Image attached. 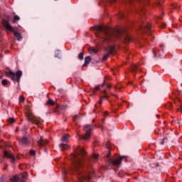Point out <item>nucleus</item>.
I'll return each mask as SVG.
<instances>
[{"mask_svg": "<svg viewBox=\"0 0 182 182\" xmlns=\"http://www.w3.org/2000/svg\"><path fill=\"white\" fill-rule=\"evenodd\" d=\"M95 109H97V105H95Z\"/></svg>", "mask_w": 182, "mask_h": 182, "instance_id": "nucleus-53", "label": "nucleus"}, {"mask_svg": "<svg viewBox=\"0 0 182 182\" xmlns=\"http://www.w3.org/2000/svg\"><path fill=\"white\" fill-rule=\"evenodd\" d=\"M29 153L31 156H36V152L33 149L30 150Z\"/></svg>", "mask_w": 182, "mask_h": 182, "instance_id": "nucleus-33", "label": "nucleus"}, {"mask_svg": "<svg viewBox=\"0 0 182 182\" xmlns=\"http://www.w3.org/2000/svg\"><path fill=\"white\" fill-rule=\"evenodd\" d=\"M132 38L129 36H126L124 37V42H125V43H129V42H132Z\"/></svg>", "mask_w": 182, "mask_h": 182, "instance_id": "nucleus-22", "label": "nucleus"}, {"mask_svg": "<svg viewBox=\"0 0 182 182\" xmlns=\"http://www.w3.org/2000/svg\"><path fill=\"white\" fill-rule=\"evenodd\" d=\"M97 127H99L100 129H102V130L104 129L103 126H102V125H98V126H97Z\"/></svg>", "mask_w": 182, "mask_h": 182, "instance_id": "nucleus-42", "label": "nucleus"}, {"mask_svg": "<svg viewBox=\"0 0 182 182\" xmlns=\"http://www.w3.org/2000/svg\"><path fill=\"white\" fill-rule=\"evenodd\" d=\"M92 62V58L90 56H87L85 58V63L82 65V68H86Z\"/></svg>", "mask_w": 182, "mask_h": 182, "instance_id": "nucleus-18", "label": "nucleus"}, {"mask_svg": "<svg viewBox=\"0 0 182 182\" xmlns=\"http://www.w3.org/2000/svg\"><path fill=\"white\" fill-rule=\"evenodd\" d=\"M157 117H159V115H156Z\"/></svg>", "mask_w": 182, "mask_h": 182, "instance_id": "nucleus-61", "label": "nucleus"}, {"mask_svg": "<svg viewBox=\"0 0 182 182\" xmlns=\"http://www.w3.org/2000/svg\"><path fill=\"white\" fill-rule=\"evenodd\" d=\"M89 52H90V53H94V55H96L97 53V50L96 49H95L94 48H92V47H90V48H89Z\"/></svg>", "mask_w": 182, "mask_h": 182, "instance_id": "nucleus-24", "label": "nucleus"}, {"mask_svg": "<svg viewBox=\"0 0 182 182\" xmlns=\"http://www.w3.org/2000/svg\"><path fill=\"white\" fill-rule=\"evenodd\" d=\"M96 29L97 31V33H96L97 38H100V33H104V38L106 41H112L113 42L116 39L122 38L126 32L124 28H117L113 31H110V28H105L102 26H97Z\"/></svg>", "mask_w": 182, "mask_h": 182, "instance_id": "nucleus-2", "label": "nucleus"}, {"mask_svg": "<svg viewBox=\"0 0 182 182\" xmlns=\"http://www.w3.org/2000/svg\"><path fill=\"white\" fill-rule=\"evenodd\" d=\"M178 112H180L181 113H182V105L180 104L179 108H178Z\"/></svg>", "mask_w": 182, "mask_h": 182, "instance_id": "nucleus-36", "label": "nucleus"}, {"mask_svg": "<svg viewBox=\"0 0 182 182\" xmlns=\"http://www.w3.org/2000/svg\"><path fill=\"white\" fill-rule=\"evenodd\" d=\"M76 117H78V116H77V115H75V116L73 117V120H75V119H76Z\"/></svg>", "mask_w": 182, "mask_h": 182, "instance_id": "nucleus-46", "label": "nucleus"}, {"mask_svg": "<svg viewBox=\"0 0 182 182\" xmlns=\"http://www.w3.org/2000/svg\"><path fill=\"white\" fill-rule=\"evenodd\" d=\"M102 122H105V119H102Z\"/></svg>", "mask_w": 182, "mask_h": 182, "instance_id": "nucleus-58", "label": "nucleus"}, {"mask_svg": "<svg viewBox=\"0 0 182 182\" xmlns=\"http://www.w3.org/2000/svg\"><path fill=\"white\" fill-rule=\"evenodd\" d=\"M114 88H115V89H119V88L117 87V86H114Z\"/></svg>", "mask_w": 182, "mask_h": 182, "instance_id": "nucleus-54", "label": "nucleus"}, {"mask_svg": "<svg viewBox=\"0 0 182 182\" xmlns=\"http://www.w3.org/2000/svg\"><path fill=\"white\" fill-rule=\"evenodd\" d=\"M141 71L140 67L136 64H133L131 66L130 72L133 73V75H137V72Z\"/></svg>", "mask_w": 182, "mask_h": 182, "instance_id": "nucleus-15", "label": "nucleus"}, {"mask_svg": "<svg viewBox=\"0 0 182 182\" xmlns=\"http://www.w3.org/2000/svg\"><path fill=\"white\" fill-rule=\"evenodd\" d=\"M102 93L104 95L100 97L99 105H102L103 103V99H106L107 100V99H109V96L107 94H106V93H107V90H104L102 91Z\"/></svg>", "mask_w": 182, "mask_h": 182, "instance_id": "nucleus-16", "label": "nucleus"}, {"mask_svg": "<svg viewBox=\"0 0 182 182\" xmlns=\"http://www.w3.org/2000/svg\"><path fill=\"white\" fill-rule=\"evenodd\" d=\"M58 92H63V90L60 89V90H58Z\"/></svg>", "mask_w": 182, "mask_h": 182, "instance_id": "nucleus-50", "label": "nucleus"}, {"mask_svg": "<svg viewBox=\"0 0 182 182\" xmlns=\"http://www.w3.org/2000/svg\"><path fill=\"white\" fill-rule=\"evenodd\" d=\"M123 160V156H120L118 159H109L108 160L109 164H110L112 166V164L113 166H116L117 167H120V165L122 164V161Z\"/></svg>", "mask_w": 182, "mask_h": 182, "instance_id": "nucleus-9", "label": "nucleus"}, {"mask_svg": "<svg viewBox=\"0 0 182 182\" xmlns=\"http://www.w3.org/2000/svg\"><path fill=\"white\" fill-rule=\"evenodd\" d=\"M78 156H82L85 157L86 156V151L82 148L79 149V146L77 149V154H73V157L74 159V168H73V171H75L78 176V180L80 181H83V180H90L92 178V176L89 173H86L85 171L80 169L82 167V161L78 158Z\"/></svg>", "mask_w": 182, "mask_h": 182, "instance_id": "nucleus-1", "label": "nucleus"}, {"mask_svg": "<svg viewBox=\"0 0 182 182\" xmlns=\"http://www.w3.org/2000/svg\"><path fill=\"white\" fill-rule=\"evenodd\" d=\"M104 114H105V116H107L109 114V113L107 112V111H105Z\"/></svg>", "mask_w": 182, "mask_h": 182, "instance_id": "nucleus-44", "label": "nucleus"}, {"mask_svg": "<svg viewBox=\"0 0 182 182\" xmlns=\"http://www.w3.org/2000/svg\"><path fill=\"white\" fill-rule=\"evenodd\" d=\"M66 105H56V107L52 109L53 113H55V114H60V111L61 110H66Z\"/></svg>", "mask_w": 182, "mask_h": 182, "instance_id": "nucleus-10", "label": "nucleus"}, {"mask_svg": "<svg viewBox=\"0 0 182 182\" xmlns=\"http://www.w3.org/2000/svg\"><path fill=\"white\" fill-rule=\"evenodd\" d=\"M168 141V139H167V137L164 136V138L162 139L161 141V144H164L165 143H167Z\"/></svg>", "mask_w": 182, "mask_h": 182, "instance_id": "nucleus-26", "label": "nucleus"}, {"mask_svg": "<svg viewBox=\"0 0 182 182\" xmlns=\"http://www.w3.org/2000/svg\"><path fill=\"white\" fill-rule=\"evenodd\" d=\"M129 84L133 85V83L132 82H129Z\"/></svg>", "mask_w": 182, "mask_h": 182, "instance_id": "nucleus-52", "label": "nucleus"}, {"mask_svg": "<svg viewBox=\"0 0 182 182\" xmlns=\"http://www.w3.org/2000/svg\"><path fill=\"white\" fill-rule=\"evenodd\" d=\"M6 75L13 80V82H17L19 83L21 82V77H22V71L18 70L16 73L12 72V70L9 71L6 73Z\"/></svg>", "mask_w": 182, "mask_h": 182, "instance_id": "nucleus-3", "label": "nucleus"}, {"mask_svg": "<svg viewBox=\"0 0 182 182\" xmlns=\"http://www.w3.org/2000/svg\"><path fill=\"white\" fill-rule=\"evenodd\" d=\"M5 157L10 159L11 164H15L16 159H15V156H14V154L8 152L7 151H4V158Z\"/></svg>", "mask_w": 182, "mask_h": 182, "instance_id": "nucleus-12", "label": "nucleus"}, {"mask_svg": "<svg viewBox=\"0 0 182 182\" xmlns=\"http://www.w3.org/2000/svg\"><path fill=\"white\" fill-rule=\"evenodd\" d=\"M26 116L28 122H31V123H33L34 124H41V123L43 122V120L42 119L33 116V114H32V112H31L30 111L26 112Z\"/></svg>", "mask_w": 182, "mask_h": 182, "instance_id": "nucleus-5", "label": "nucleus"}, {"mask_svg": "<svg viewBox=\"0 0 182 182\" xmlns=\"http://www.w3.org/2000/svg\"><path fill=\"white\" fill-rule=\"evenodd\" d=\"M2 162H3L2 159H0V164H2Z\"/></svg>", "mask_w": 182, "mask_h": 182, "instance_id": "nucleus-49", "label": "nucleus"}, {"mask_svg": "<svg viewBox=\"0 0 182 182\" xmlns=\"http://www.w3.org/2000/svg\"><path fill=\"white\" fill-rule=\"evenodd\" d=\"M67 174H68V171L64 170V171H63V176L64 178H65V176H66Z\"/></svg>", "mask_w": 182, "mask_h": 182, "instance_id": "nucleus-38", "label": "nucleus"}, {"mask_svg": "<svg viewBox=\"0 0 182 182\" xmlns=\"http://www.w3.org/2000/svg\"><path fill=\"white\" fill-rule=\"evenodd\" d=\"M107 89H112V86L109 84H106Z\"/></svg>", "mask_w": 182, "mask_h": 182, "instance_id": "nucleus-41", "label": "nucleus"}, {"mask_svg": "<svg viewBox=\"0 0 182 182\" xmlns=\"http://www.w3.org/2000/svg\"><path fill=\"white\" fill-rule=\"evenodd\" d=\"M26 130H28V128L26 127H23L22 129L23 134H26Z\"/></svg>", "mask_w": 182, "mask_h": 182, "instance_id": "nucleus-34", "label": "nucleus"}, {"mask_svg": "<svg viewBox=\"0 0 182 182\" xmlns=\"http://www.w3.org/2000/svg\"><path fill=\"white\" fill-rule=\"evenodd\" d=\"M9 122L11 124H12V123H15V118H9Z\"/></svg>", "mask_w": 182, "mask_h": 182, "instance_id": "nucleus-35", "label": "nucleus"}, {"mask_svg": "<svg viewBox=\"0 0 182 182\" xmlns=\"http://www.w3.org/2000/svg\"><path fill=\"white\" fill-rule=\"evenodd\" d=\"M164 48V45L161 44L160 46V50L159 49H154L153 50V54H154V58H156V55H158V56H163V55L164 54V49L163 48Z\"/></svg>", "mask_w": 182, "mask_h": 182, "instance_id": "nucleus-11", "label": "nucleus"}, {"mask_svg": "<svg viewBox=\"0 0 182 182\" xmlns=\"http://www.w3.org/2000/svg\"><path fill=\"white\" fill-rule=\"evenodd\" d=\"M141 49H143V46H141Z\"/></svg>", "mask_w": 182, "mask_h": 182, "instance_id": "nucleus-55", "label": "nucleus"}, {"mask_svg": "<svg viewBox=\"0 0 182 182\" xmlns=\"http://www.w3.org/2000/svg\"><path fill=\"white\" fill-rule=\"evenodd\" d=\"M97 157H99L98 154H94V159H97Z\"/></svg>", "mask_w": 182, "mask_h": 182, "instance_id": "nucleus-43", "label": "nucleus"}, {"mask_svg": "<svg viewBox=\"0 0 182 182\" xmlns=\"http://www.w3.org/2000/svg\"><path fill=\"white\" fill-rule=\"evenodd\" d=\"M20 20H21V18L19 17V16H14L13 19V23H16V22Z\"/></svg>", "mask_w": 182, "mask_h": 182, "instance_id": "nucleus-25", "label": "nucleus"}, {"mask_svg": "<svg viewBox=\"0 0 182 182\" xmlns=\"http://www.w3.org/2000/svg\"><path fill=\"white\" fill-rule=\"evenodd\" d=\"M70 138V135L68 134H65L62 138H61V141L63 143H68V139Z\"/></svg>", "mask_w": 182, "mask_h": 182, "instance_id": "nucleus-19", "label": "nucleus"}, {"mask_svg": "<svg viewBox=\"0 0 182 182\" xmlns=\"http://www.w3.org/2000/svg\"><path fill=\"white\" fill-rule=\"evenodd\" d=\"M1 85H3V86H6L7 85H8V80H2V81H1Z\"/></svg>", "mask_w": 182, "mask_h": 182, "instance_id": "nucleus-30", "label": "nucleus"}, {"mask_svg": "<svg viewBox=\"0 0 182 182\" xmlns=\"http://www.w3.org/2000/svg\"><path fill=\"white\" fill-rule=\"evenodd\" d=\"M18 141L22 146H28V144L31 143V140H29V138H28V136H23L21 138H18Z\"/></svg>", "mask_w": 182, "mask_h": 182, "instance_id": "nucleus-13", "label": "nucleus"}, {"mask_svg": "<svg viewBox=\"0 0 182 182\" xmlns=\"http://www.w3.org/2000/svg\"><path fill=\"white\" fill-rule=\"evenodd\" d=\"M156 167H160V164L159 163L156 164Z\"/></svg>", "mask_w": 182, "mask_h": 182, "instance_id": "nucleus-45", "label": "nucleus"}, {"mask_svg": "<svg viewBox=\"0 0 182 182\" xmlns=\"http://www.w3.org/2000/svg\"><path fill=\"white\" fill-rule=\"evenodd\" d=\"M55 58H58V55H55Z\"/></svg>", "mask_w": 182, "mask_h": 182, "instance_id": "nucleus-57", "label": "nucleus"}, {"mask_svg": "<svg viewBox=\"0 0 182 182\" xmlns=\"http://www.w3.org/2000/svg\"><path fill=\"white\" fill-rule=\"evenodd\" d=\"M18 130H19V129H18V128H16V133L18 132Z\"/></svg>", "mask_w": 182, "mask_h": 182, "instance_id": "nucleus-51", "label": "nucleus"}, {"mask_svg": "<svg viewBox=\"0 0 182 182\" xmlns=\"http://www.w3.org/2000/svg\"><path fill=\"white\" fill-rule=\"evenodd\" d=\"M178 102H181L180 100H178Z\"/></svg>", "mask_w": 182, "mask_h": 182, "instance_id": "nucleus-60", "label": "nucleus"}, {"mask_svg": "<svg viewBox=\"0 0 182 182\" xmlns=\"http://www.w3.org/2000/svg\"><path fill=\"white\" fill-rule=\"evenodd\" d=\"M112 96H114L115 97H117V95H114V94H111Z\"/></svg>", "mask_w": 182, "mask_h": 182, "instance_id": "nucleus-47", "label": "nucleus"}, {"mask_svg": "<svg viewBox=\"0 0 182 182\" xmlns=\"http://www.w3.org/2000/svg\"><path fill=\"white\" fill-rule=\"evenodd\" d=\"M0 149H2V146H1V145H0Z\"/></svg>", "mask_w": 182, "mask_h": 182, "instance_id": "nucleus-59", "label": "nucleus"}, {"mask_svg": "<svg viewBox=\"0 0 182 182\" xmlns=\"http://www.w3.org/2000/svg\"><path fill=\"white\" fill-rule=\"evenodd\" d=\"M83 56H84L83 53L82 52L80 53L78 55V59H80V60H83Z\"/></svg>", "mask_w": 182, "mask_h": 182, "instance_id": "nucleus-29", "label": "nucleus"}, {"mask_svg": "<svg viewBox=\"0 0 182 182\" xmlns=\"http://www.w3.org/2000/svg\"><path fill=\"white\" fill-rule=\"evenodd\" d=\"M19 100H20V102H25V97L21 96V97H19Z\"/></svg>", "mask_w": 182, "mask_h": 182, "instance_id": "nucleus-37", "label": "nucleus"}, {"mask_svg": "<svg viewBox=\"0 0 182 182\" xmlns=\"http://www.w3.org/2000/svg\"><path fill=\"white\" fill-rule=\"evenodd\" d=\"M46 105L53 106L55 105V102H53V100H48V101L46 102Z\"/></svg>", "mask_w": 182, "mask_h": 182, "instance_id": "nucleus-27", "label": "nucleus"}, {"mask_svg": "<svg viewBox=\"0 0 182 182\" xmlns=\"http://www.w3.org/2000/svg\"><path fill=\"white\" fill-rule=\"evenodd\" d=\"M0 182H8V178H6V176L2 175L0 178Z\"/></svg>", "mask_w": 182, "mask_h": 182, "instance_id": "nucleus-23", "label": "nucleus"}, {"mask_svg": "<svg viewBox=\"0 0 182 182\" xmlns=\"http://www.w3.org/2000/svg\"><path fill=\"white\" fill-rule=\"evenodd\" d=\"M14 36H16V38H17V41H22V36L21 35V33H19V32L14 31Z\"/></svg>", "mask_w": 182, "mask_h": 182, "instance_id": "nucleus-20", "label": "nucleus"}, {"mask_svg": "<svg viewBox=\"0 0 182 182\" xmlns=\"http://www.w3.org/2000/svg\"><path fill=\"white\" fill-rule=\"evenodd\" d=\"M167 108L171 110V109H173V104L171 102H168L167 104Z\"/></svg>", "mask_w": 182, "mask_h": 182, "instance_id": "nucleus-32", "label": "nucleus"}, {"mask_svg": "<svg viewBox=\"0 0 182 182\" xmlns=\"http://www.w3.org/2000/svg\"><path fill=\"white\" fill-rule=\"evenodd\" d=\"M84 130L85 132V134L82 136L84 140H88V139L90 138V133L92 132V125H86L84 127Z\"/></svg>", "mask_w": 182, "mask_h": 182, "instance_id": "nucleus-8", "label": "nucleus"}, {"mask_svg": "<svg viewBox=\"0 0 182 182\" xmlns=\"http://www.w3.org/2000/svg\"><path fill=\"white\" fill-rule=\"evenodd\" d=\"M100 89V85H97L94 89H93V95L96 93V90H99Z\"/></svg>", "mask_w": 182, "mask_h": 182, "instance_id": "nucleus-31", "label": "nucleus"}, {"mask_svg": "<svg viewBox=\"0 0 182 182\" xmlns=\"http://www.w3.org/2000/svg\"><path fill=\"white\" fill-rule=\"evenodd\" d=\"M37 143L40 147H43L46 144H48V143L49 142L48 141V140L43 139V136H41Z\"/></svg>", "mask_w": 182, "mask_h": 182, "instance_id": "nucleus-17", "label": "nucleus"}, {"mask_svg": "<svg viewBox=\"0 0 182 182\" xmlns=\"http://www.w3.org/2000/svg\"><path fill=\"white\" fill-rule=\"evenodd\" d=\"M105 50H106V52H108V53L105 54L102 57V60H104V61L107 60V59L109 58V55H114V52L116 50V46H111L108 48H105Z\"/></svg>", "mask_w": 182, "mask_h": 182, "instance_id": "nucleus-6", "label": "nucleus"}, {"mask_svg": "<svg viewBox=\"0 0 182 182\" xmlns=\"http://www.w3.org/2000/svg\"><path fill=\"white\" fill-rule=\"evenodd\" d=\"M92 123H95V119L92 120Z\"/></svg>", "mask_w": 182, "mask_h": 182, "instance_id": "nucleus-56", "label": "nucleus"}, {"mask_svg": "<svg viewBox=\"0 0 182 182\" xmlns=\"http://www.w3.org/2000/svg\"><path fill=\"white\" fill-rule=\"evenodd\" d=\"M105 82H106V80H104L103 83H102L101 85H99L100 87H104Z\"/></svg>", "mask_w": 182, "mask_h": 182, "instance_id": "nucleus-39", "label": "nucleus"}, {"mask_svg": "<svg viewBox=\"0 0 182 182\" xmlns=\"http://www.w3.org/2000/svg\"><path fill=\"white\" fill-rule=\"evenodd\" d=\"M28 178V173H25L21 175V177H18V176H14V177L10 178V181L14 182H26L25 180Z\"/></svg>", "mask_w": 182, "mask_h": 182, "instance_id": "nucleus-7", "label": "nucleus"}, {"mask_svg": "<svg viewBox=\"0 0 182 182\" xmlns=\"http://www.w3.org/2000/svg\"><path fill=\"white\" fill-rule=\"evenodd\" d=\"M118 17L119 19H122V18H124V12H119L118 14Z\"/></svg>", "mask_w": 182, "mask_h": 182, "instance_id": "nucleus-28", "label": "nucleus"}, {"mask_svg": "<svg viewBox=\"0 0 182 182\" xmlns=\"http://www.w3.org/2000/svg\"><path fill=\"white\" fill-rule=\"evenodd\" d=\"M60 147H61V150L63 151H65V150H68V149H69V147H70V146L69 145H68V144H61L60 145Z\"/></svg>", "mask_w": 182, "mask_h": 182, "instance_id": "nucleus-21", "label": "nucleus"}, {"mask_svg": "<svg viewBox=\"0 0 182 182\" xmlns=\"http://www.w3.org/2000/svg\"><path fill=\"white\" fill-rule=\"evenodd\" d=\"M107 147L109 149V150H110V142L109 141L107 142Z\"/></svg>", "mask_w": 182, "mask_h": 182, "instance_id": "nucleus-40", "label": "nucleus"}, {"mask_svg": "<svg viewBox=\"0 0 182 182\" xmlns=\"http://www.w3.org/2000/svg\"><path fill=\"white\" fill-rule=\"evenodd\" d=\"M137 28L139 31H141L142 33H149L150 35V31H151V25L150 23H147L146 24H143V21H140L139 23H137Z\"/></svg>", "mask_w": 182, "mask_h": 182, "instance_id": "nucleus-4", "label": "nucleus"}, {"mask_svg": "<svg viewBox=\"0 0 182 182\" xmlns=\"http://www.w3.org/2000/svg\"><path fill=\"white\" fill-rule=\"evenodd\" d=\"M3 26H4L7 31H10V32H15V29L11 26V24H9V21L8 20H3Z\"/></svg>", "mask_w": 182, "mask_h": 182, "instance_id": "nucleus-14", "label": "nucleus"}, {"mask_svg": "<svg viewBox=\"0 0 182 182\" xmlns=\"http://www.w3.org/2000/svg\"><path fill=\"white\" fill-rule=\"evenodd\" d=\"M107 159H109V157H110V154H108L107 155Z\"/></svg>", "mask_w": 182, "mask_h": 182, "instance_id": "nucleus-48", "label": "nucleus"}]
</instances>
